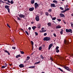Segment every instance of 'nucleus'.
<instances>
[{
	"label": "nucleus",
	"mask_w": 73,
	"mask_h": 73,
	"mask_svg": "<svg viewBox=\"0 0 73 73\" xmlns=\"http://www.w3.org/2000/svg\"><path fill=\"white\" fill-rule=\"evenodd\" d=\"M44 28L43 27H42L41 29V30L42 31L44 30Z\"/></svg>",
	"instance_id": "nucleus-58"
},
{
	"label": "nucleus",
	"mask_w": 73,
	"mask_h": 73,
	"mask_svg": "<svg viewBox=\"0 0 73 73\" xmlns=\"http://www.w3.org/2000/svg\"><path fill=\"white\" fill-rule=\"evenodd\" d=\"M66 31L67 33H69V32H70L71 33H72V32H73V31L71 29H66Z\"/></svg>",
	"instance_id": "nucleus-3"
},
{
	"label": "nucleus",
	"mask_w": 73,
	"mask_h": 73,
	"mask_svg": "<svg viewBox=\"0 0 73 73\" xmlns=\"http://www.w3.org/2000/svg\"><path fill=\"white\" fill-rule=\"evenodd\" d=\"M5 8L8 11V12L9 13L10 12V10L9 9V6L5 5Z\"/></svg>",
	"instance_id": "nucleus-5"
},
{
	"label": "nucleus",
	"mask_w": 73,
	"mask_h": 73,
	"mask_svg": "<svg viewBox=\"0 0 73 73\" xmlns=\"http://www.w3.org/2000/svg\"><path fill=\"white\" fill-rule=\"evenodd\" d=\"M20 30L22 31L23 32H24V30H23V29H20Z\"/></svg>",
	"instance_id": "nucleus-52"
},
{
	"label": "nucleus",
	"mask_w": 73,
	"mask_h": 73,
	"mask_svg": "<svg viewBox=\"0 0 73 73\" xmlns=\"http://www.w3.org/2000/svg\"><path fill=\"white\" fill-rule=\"evenodd\" d=\"M40 33H42V30L40 31Z\"/></svg>",
	"instance_id": "nucleus-55"
},
{
	"label": "nucleus",
	"mask_w": 73,
	"mask_h": 73,
	"mask_svg": "<svg viewBox=\"0 0 73 73\" xmlns=\"http://www.w3.org/2000/svg\"><path fill=\"white\" fill-rule=\"evenodd\" d=\"M50 59L51 61H53V59H52V58L51 57H50Z\"/></svg>",
	"instance_id": "nucleus-41"
},
{
	"label": "nucleus",
	"mask_w": 73,
	"mask_h": 73,
	"mask_svg": "<svg viewBox=\"0 0 73 73\" xmlns=\"http://www.w3.org/2000/svg\"><path fill=\"white\" fill-rule=\"evenodd\" d=\"M60 9H61V10H64V8L62 7H60L59 8Z\"/></svg>",
	"instance_id": "nucleus-30"
},
{
	"label": "nucleus",
	"mask_w": 73,
	"mask_h": 73,
	"mask_svg": "<svg viewBox=\"0 0 73 73\" xmlns=\"http://www.w3.org/2000/svg\"><path fill=\"white\" fill-rule=\"evenodd\" d=\"M19 67H20L21 68H24V64H21L19 66Z\"/></svg>",
	"instance_id": "nucleus-11"
},
{
	"label": "nucleus",
	"mask_w": 73,
	"mask_h": 73,
	"mask_svg": "<svg viewBox=\"0 0 73 73\" xmlns=\"http://www.w3.org/2000/svg\"><path fill=\"white\" fill-rule=\"evenodd\" d=\"M53 46V44H50L48 47V50H50V48H51V47Z\"/></svg>",
	"instance_id": "nucleus-12"
},
{
	"label": "nucleus",
	"mask_w": 73,
	"mask_h": 73,
	"mask_svg": "<svg viewBox=\"0 0 73 73\" xmlns=\"http://www.w3.org/2000/svg\"><path fill=\"white\" fill-rule=\"evenodd\" d=\"M8 52V51H7V50H5V52H6V53H7Z\"/></svg>",
	"instance_id": "nucleus-53"
},
{
	"label": "nucleus",
	"mask_w": 73,
	"mask_h": 73,
	"mask_svg": "<svg viewBox=\"0 0 73 73\" xmlns=\"http://www.w3.org/2000/svg\"><path fill=\"white\" fill-rule=\"evenodd\" d=\"M35 35H36V36H38V33H37L35 32Z\"/></svg>",
	"instance_id": "nucleus-44"
},
{
	"label": "nucleus",
	"mask_w": 73,
	"mask_h": 73,
	"mask_svg": "<svg viewBox=\"0 0 73 73\" xmlns=\"http://www.w3.org/2000/svg\"><path fill=\"white\" fill-rule=\"evenodd\" d=\"M56 50V52L57 53H58V52H60V50L58 49H57Z\"/></svg>",
	"instance_id": "nucleus-29"
},
{
	"label": "nucleus",
	"mask_w": 73,
	"mask_h": 73,
	"mask_svg": "<svg viewBox=\"0 0 73 73\" xmlns=\"http://www.w3.org/2000/svg\"><path fill=\"white\" fill-rule=\"evenodd\" d=\"M6 4H7L8 5V4H9V3H8V2H6Z\"/></svg>",
	"instance_id": "nucleus-61"
},
{
	"label": "nucleus",
	"mask_w": 73,
	"mask_h": 73,
	"mask_svg": "<svg viewBox=\"0 0 73 73\" xmlns=\"http://www.w3.org/2000/svg\"><path fill=\"white\" fill-rule=\"evenodd\" d=\"M55 19H56V17H53L52 18V20H55Z\"/></svg>",
	"instance_id": "nucleus-28"
},
{
	"label": "nucleus",
	"mask_w": 73,
	"mask_h": 73,
	"mask_svg": "<svg viewBox=\"0 0 73 73\" xmlns=\"http://www.w3.org/2000/svg\"><path fill=\"white\" fill-rule=\"evenodd\" d=\"M7 27H8L9 28H11V27H10V26L8 23L7 24Z\"/></svg>",
	"instance_id": "nucleus-42"
},
{
	"label": "nucleus",
	"mask_w": 73,
	"mask_h": 73,
	"mask_svg": "<svg viewBox=\"0 0 73 73\" xmlns=\"http://www.w3.org/2000/svg\"><path fill=\"white\" fill-rule=\"evenodd\" d=\"M46 30H42V33L43 32H46Z\"/></svg>",
	"instance_id": "nucleus-47"
},
{
	"label": "nucleus",
	"mask_w": 73,
	"mask_h": 73,
	"mask_svg": "<svg viewBox=\"0 0 73 73\" xmlns=\"http://www.w3.org/2000/svg\"><path fill=\"white\" fill-rule=\"evenodd\" d=\"M64 23L65 24H66V22L64 21Z\"/></svg>",
	"instance_id": "nucleus-60"
},
{
	"label": "nucleus",
	"mask_w": 73,
	"mask_h": 73,
	"mask_svg": "<svg viewBox=\"0 0 73 73\" xmlns=\"http://www.w3.org/2000/svg\"><path fill=\"white\" fill-rule=\"evenodd\" d=\"M66 10H64L63 11H62L61 12V13H65V12H66Z\"/></svg>",
	"instance_id": "nucleus-25"
},
{
	"label": "nucleus",
	"mask_w": 73,
	"mask_h": 73,
	"mask_svg": "<svg viewBox=\"0 0 73 73\" xmlns=\"http://www.w3.org/2000/svg\"><path fill=\"white\" fill-rule=\"evenodd\" d=\"M40 57L41 59H44V57H43V56L42 55H40Z\"/></svg>",
	"instance_id": "nucleus-24"
},
{
	"label": "nucleus",
	"mask_w": 73,
	"mask_h": 73,
	"mask_svg": "<svg viewBox=\"0 0 73 73\" xmlns=\"http://www.w3.org/2000/svg\"><path fill=\"white\" fill-rule=\"evenodd\" d=\"M62 67L64 68L65 69L67 70L68 71H69V72H70V70H71V69H69V68L68 66H62Z\"/></svg>",
	"instance_id": "nucleus-1"
},
{
	"label": "nucleus",
	"mask_w": 73,
	"mask_h": 73,
	"mask_svg": "<svg viewBox=\"0 0 73 73\" xmlns=\"http://www.w3.org/2000/svg\"><path fill=\"white\" fill-rule=\"evenodd\" d=\"M31 27H29V28H28V30H30V31H31Z\"/></svg>",
	"instance_id": "nucleus-51"
},
{
	"label": "nucleus",
	"mask_w": 73,
	"mask_h": 73,
	"mask_svg": "<svg viewBox=\"0 0 73 73\" xmlns=\"http://www.w3.org/2000/svg\"><path fill=\"white\" fill-rule=\"evenodd\" d=\"M57 68L58 69H59L60 70V71H61V72H64V71H63V70H62V69H61V68Z\"/></svg>",
	"instance_id": "nucleus-20"
},
{
	"label": "nucleus",
	"mask_w": 73,
	"mask_h": 73,
	"mask_svg": "<svg viewBox=\"0 0 73 73\" xmlns=\"http://www.w3.org/2000/svg\"><path fill=\"white\" fill-rule=\"evenodd\" d=\"M49 12H52V9H50L48 10Z\"/></svg>",
	"instance_id": "nucleus-43"
},
{
	"label": "nucleus",
	"mask_w": 73,
	"mask_h": 73,
	"mask_svg": "<svg viewBox=\"0 0 73 73\" xmlns=\"http://www.w3.org/2000/svg\"><path fill=\"white\" fill-rule=\"evenodd\" d=\"M37 27L36 26H33L32 27V29H33V30H35L36 28Z\"/></svg>",
	"instance_id": "nucleus-17"
},
{
	"label": "nucleus",
	"mask_w": 73,
	"mask_h": 73,
	"mask_svg": "<svg viewBox=\"0 0 73 73\" xmlns=\"http://www.w3.org/2000/svg\"><path fill=\"white\" fill-rule=\"evenodd\" d=\"M5 68V67L4 66H3L1 67L2 69H4V68Z\"/></svg>",
	"instance_id": "nucleus-31"
},
{
	"label": "nucleus",
	"mask_w": 73,
	"mask_h": 73,
	"mask_svg": "<svg viewBox=\"0 0 73 73\" xmlns=\"http://www.w3.org/2000/svg\"><path fill=\"white\" fill-rule=\"evenodd\" d=\"M41 73H45V72H42Z\"/></svg>",
	"instance_id": "nucleus-64"
},
{
	"label": "nucleus",
	"mask_w": 73,
	"mask_h": 73,
	"mask_svg": "<svg viewBox=\"0 0 73 73\" xmlns=\"http://www.w3.org/2000/svg\"><path fill=\"white\" fill-rule=\"evenodd\" d=\"M58 48H59V47L57 46L56 47V50H57L58 49Z\"/></svg>",
	"instance_id": "nucleus-48"
},
{
	"label": "nucleus",
	"mask_w": 73,
	"mask_h": 73,
	"mask_svg": "<svg viewBox=\"0 0 73 73\" xmlns=\"http://www.w3.org/2000/svg\"><path fill=\"white\" fill-rule=\"evenodd\" d=\"M66 7H67V8H68V5H66Z\"/></svg>",
	"instance_id": "nucleus-62"
},
{
	"label": "nucleus",
	"mask_w": 73,
	"mask_h": 73,
	"mask_svg": "<svg viewBox=\"0 0 73 73\" xmlns=\"http://www.w3.org/2000/svg\"><path fill=\"white\" fill-rule=\"evenodd\" d=\"M38 49L39 50H41V49H42V47H41V46L39 47Z\"/></svg>",
	"instance_id": "nucleus-27"
},
{
	"label": "nucleus",
	"mask_w": 73,
	"mask_h": 73,
	"mask_svg": "<svg viewBox=\"0 0 73 73\" xmlns=\"http://www.w3.org/2000/svg\"><path fill=\"white\" fill-rule=\"evenodd\" d=\"M0 3H4L5 2L3 1L2 0H0Z\"/></svg>",
	"instance_id": "nucleus-39"
},
{
	"label": "nucleus",
	"mask_w": 73,
	"mask_h": 73,
	"mask_svg": "<svg viewBox=\"0 0 73 73\" xmlns=\"http://www.w3.org/2000/svg\"><path fill=\"white\" fill-rule=\"evenodd\" d=\"M34 7H31L29 8V11H33V10H34Z\"/></svg>",
	"instance_id": "nucleus-10"
},
{
	"label": "nucleus",
	"mask_w": 73,
	"mask_h": 73,
	"mask_svg": "<svg viewBox=\"0 0 73 73\" xmlns=\"http://www.w3.org/2000/svg\"><path fill=\"white\" fill-rule=\"evenodd\" d=\"M7 2L9 3H10V1L8 0H7Z\"/></svg>",
	"instance_id": "nucleus-57"
},
{
	"label": "nucleus",
	"mask_w": 73,
	"mask_h": 73,
	"mask_svg": "<svg viewBox=\"0 0 73 73\" xmlns=\"http://www.w3.org/2000/svg\"><path fill=\"white\" fill-rule=\"evenodd\" d=\"M71 16H73V13L71 14Z\"/></svg>",
	"instance_id": "nucleus-63"
},
{
	"label": "nucleus",
	"mask_w": 73,
	"mask_h": 73,
	"mask_svg": "<svg viewBox=\"0 0 73 73\" xmlns=\"http://www.w3.org/2000/svg\"><path fill=\"white\" fill-rule=\"evenodd\" d=\"M30 58V57H29V56H27V59H26V61H28V60H29Z\"/></svg>",
	"instance_id": "nucleus-22"
},
{
	"label": "nucleus",
	"mask_w": 73,
	"mask_h": 73,
	"mask_svg": "<svg viewBox=\"0 0 73 73\" xmlns=\"http://www.w3.org/2000/svg\"><path fill=\"white\" fill-rule=\"evenodd\" d=\"M60 17H63V18L65 17V15H64L62 13L60 14Z\"/></svg>",
	"instance_id": "nucleus-9"
},
{
	"label": "nucleus",
	"mask_w": 73,
	"mask_h": 73,
	"mask_svg": "<svg viewBox=\"0 0 73 73\" xmlns=\"http://www.w3.org/2000/svg\"><path fill=\"white\" fill-rule=\"evenodd\" d=\"M17 19H18V20H21V18H20V17H17Z\"/></svg>",
	"instance_id": "nucleus-33"
},
{
	"label": "nucleus",
	"mask_w": 73,
	"mask_h": 73,
	"mask_svg": "<svg viewBox=\"0 0 73 73\" xmlns=\"http://www.w3.org/2000/svg\"><path fill=\"white\" fill-rule=\"evenodd\" d=\"M5 67H6L7 66H8V64H6V63H5Z\"/></svg>",
	"instance_id": "nucleus-35"
},
{
	"label": "nucleus",
	"mask_w": 73,
	"mask_h": 73,
	"mask_svg": "<svg viewBox=\"0 0 73 73\" xmlns=\"http://www.w3.org/2000/svg\"><path fill=\"white\" fill-rule=\"evenodd\" d=\"M47 25L49 27H51V23H48L47 24Z\"/></svg>",
	"instance_id": "nucleus-19"
},
{
	"label": "nucleus",
	"mask_w": 73,
	"mask_h": 73,
	"mask_svg": "<svg viewBox=\"0 0 73 73\" xmlns=\"http://www.w3.org/2000/svg\"><path fill=\"white\" fill-rule=\"evenodd\" d=\"M51 38L50 37H45L43 38L44 41H50Z\"/></svg>",
	"instance_id": "nucleus-2"
},
{
	"label": "nucleus",
	"mask_w": 73,
	"mask_h": 73,
	"mask_svg": "<svg viewBox=\"0 0 73 73\" xmlns=\"http://www.w3.org/2000/svg\"><path fill=\"white\" fill-rule=\"evenodd\" d=\"M50 5V7L51 8H55L56 7L54 3H51Z\"/></svg>",
	"instance_id": "nucleus-7"
},
{
	"label": "nucleus",
	"mask_w": 73,
	"mask_h": 73,
	"mask_svg": "<svg viewBox=\"0 0 73 73\" xmlns=\"http://www.w3.org/2000/svg\"><path fill=\"white\" fill-rule=\"evenodd\" d=\"M46 35H47V33H45L44 34V36H46Z\"/></svg>",
	"instance_id": "nucleus-45"
},
{
	"label": "nucleus",
	"mask_w": 73,
	"mask_h": 73,
	"mask_svg": "<svg viewBox=\"0 0 73 73\" xmlns=\"http://www.w3.org/2000/svg\"><path fill=\"white\" fill-rule=\"evenodd\" d=\"M31 3L32 4L35 3V0H31Z\"/></svg>",
	"instance_id": "nucleus-14"
},
{
	"label": "nucleus",
	"mask_w": 73,
	"mask_h": 73,
	"mask_svg": "<svg viewBox=\"0 0 73 73\" xmlns=\"http://www.w3.org/2000/svg\"><path fill=\"white\" fill-rule=\"evenodd\" d=\"M35 68V66H31L29 67V68Z\"/></svg>",
	"instance_id": "nucleus-18"
},
{
	"label": "nucleus",
	"mask_w": 73,
	"mask_h": 73,
	"mask_svg": "<svg viewBox=\"0 0 73 73\" xmlns=\"http://www.w3.org/2000/svg\"><path fill=\"white\" fill-rule=\"evenodd\" d=\"M71 26L73 28V24H71Z\"/></svg>",
	"instance_id": "nucleus-54"
},
{
	"label": "nucleus",
	"mask_w": 73,
	"mask_h": 73,
	"mask_svg": "<svg viewBox=\"0 0 73 73\" xmlns=\"http://www.w3.org/2000/svg\"><path fill=\"white\" fill-rule=\"evenodd\" d=\"M31 43L32 45H33V42L32 41H31Z\"/></svg>",
	"instance_id": "nucleus-38"
},
{
	"label": "nucleus",
	"mask_w": 73,
	"mask_h": 73,
	"mask_svg": "<svg viewBox=\"0 0 73 73\" xmlns=\"http://www.w3.org/2000/svg\"><path fill=\"white\" fill-rule=\"evenodd\" d=\"M53 2L54 3H55V4H57V1L54 0L53 1Z\"/></svg>",
	"instance_id": "nucleus-21"
},
{
	"label": "nucleus",
	"mask_w": 73,
	"mask_h": 73,
	"mask_svg": "<svg viewBox=\"0 0 73 73\" xmlns=\"http://www.w3.org/2000/svg\"><path fill=\"white\" fill-rule=\"evenodd\" d=\"M12 49H16V47H12Z\"/></svg>",
	"instance_id": "nucleus-49"
},
{
	"label": "nucleus",
	"mask_w": 73,
	"mask_h": 73,
	"mask_svg": "<svg viewBox=\"0 0 73 73\" xmlns=\"http://www.w3.org/2000/svg\"><path fill=\"white\" fill-rule=\"evenodd\" d=\"M61 28V27L59 25H58L56 27V29H59Z\"/></svg>",
	"instance_id": "nucleus-13"
},
{
	"label": "nucleus",
	"mask_w": 73,
	"mask_h": 73,
	"mask_svg": "<svg viewBox=\"0 0 73 73\" xmlns=\"http://www.w3.org/2000/svg\"><path fill=\"white\" fill-rule=\"evenodd\" d=\"M20 52H21V54H24V52L23 51H21Z\"/></svg>",
	"instance_id": "nucleus-34"
},
{
	"label": "nucleus",
	"mask_w": 73,
	"mask_h": 73,
	"mask_svg": "<svg viewBox=\"0 0 73 73\" xmlns=\"http://www.w3.org/2000/svg\"><path fill=\"white\" fill-rule=\"evenodd\" d=\"M61 31H60V33L61 35H62L63 33V32H64V30L63 29H61Z\"/></svg>",
	"instance_id": "nucleus-15"
},
{
	"label": "nucleus",
	"mask_w": 73,
	"mask_h": 73,
	"mask_svg": "<svg viewBox=\"0 0 73 73\" xmlns=\"http://www.w3.org/2000/svg\"><path fill=\"white\" fill-rule=\"evenodd\" d=\"M21 57V56L20 54H19L18 55H17L16 56V58H19V57Z\"/></svg>",
	"instance_id": "nucleus-16"
},
{
	"label": "nucleus",
	"mask_w": 73,
	"mask_h": 73,
	"mask_svg": "<svg viewBox=\"0 0 73 73\" xmlns=\"http://www.w3.org/2000/svg\"><path fill=\"white\" fill-rule=\"evenodd\" d=\"M35 20L36 21H39L40 20V18L38 15H36L35 17Z\"/></svg>",
	"instance_id": "nucleus-4"
},
{
	"label": "nucleus",
	"mask_w": 73,
	"mask_h": 73,
	"mask_svg": "<svg viewBox=\"0 0 73 73\" xmlns=\"http://www.w3.org/2000/svg\"><path fill=\"white\" fill-rule=\"evenodd\" d=\"M53 35L54 36V37H56V34L54 33Z\"/></svg>",
	"instance_id": "nucleus-50"
},
{
	"label": "nucleus",
	"mask_w": 73,
	"mask_h": 73,
	"mask_svg": "<svg viewBox=\"0 0 73 73\" xmlns=\"http://www.w3.org/2000/svg\"><path fill=\"white\" fill-rule=\"evenodd\" d=\"M19 16L21 18H24L25 17V15L23 14L19 15Z\"/></svg>",
	"instance_id": "nucleus-8"
},
{
	"label": "nucleus",
	"mask_w": 73,
	"mask_h": 73,
	"mask_svg": "<svg viewBox=\"0 0 73 73\" xmlns=\"http://www.w3.org/2000/svg\"><path fill=\"white\" fill-rule=\"evenodd\" d=\"M45 15H46V16H48L49 15V14H48V13L46 12L45 13Z\"/></svg>",
	"instance_id": "nucleus-37"
},
{
	"label": "nucleus",
	"mask_w": 73,
	"mask_h": 73,
	"mask_svg": "<svg viewBox=\"0 0 73 73\" xmlns=\"http://www.w3.org/2000/svg\"><path fill=\"white\" fill-rule=\"evenodd\" d=\"M40 27H41V25L40 24L38 25L37 26V28H38V29H40Z\"/></svg>",
	"instance_id": "nucleus-23"
},
{
	"label": "nucleus",
	"mask_w": 73,
	"mask_h": 73,
	"mask_svg": "<svg viewBox=\"0 0 73 73\" xmlns=\"http://www.w3.org/2000/svg\"><path fill=\"white\" fill-rule=\"evenodd\" d=\"M25 32L26 33L27 35L29 36V34H28V32L27 31H25Z\"/></svg>",
	"instance_id": "nucleus-32"
},
{
	"label": "nucleus",
	"mask_w": 73,
	"mask_h": 73,
	"mask_svg": "<svg viewBox=\"0 0 73 73\" xmlns=\"http://www.w3.org/2000/svg\"><path fill=\"white\" fill-rule=\"evenodd\" d=\"M7 53H8L9 55H10V53H9V52H7Z\"/></svg>",
	"instance_id": "nucleus-56"
},
{
	"label": "nucleus",
	"mask_w": 73,
	"mask_h": 73,
	"mask_svg": "<svg viewBox=\"0 0 73 73\" xmlns=\"http://www.w3.org/2000/svg\"><path fill=\"white\" fill-rule=\"evenodd\" d=\"M57 20L58 21H61V19H57Z\"/></svg>",
	"instance_id": "nucleus-46"
},
{
	"label": "nucleus",
	"mask_w": 73,
	"mask_h": 73,
	"mask_svg": "<svg viewBox=\"0 0 73 73\" xmlns=\"http://www.w3.org/2000/svg\"><path fill=\"white\" fill-rule=\"evenodd\" d=\"M69 10H70V9L69 8H67V9H66V11H69Z\"/></svg>",
	"instance_id": "nucleus-40"
},
{
	"label": "nucleus",
	"mask_w": 73,
	"mask_h": 73,
	"mask_svg": "<svg viewBox=\"0 0 73 73\" xmlns=\"http://www.w3.org/2000/svg\"><path fill=\"white\" fill-rule=\"evenodd\" d=\"M10 3L11 4H13V1L12 0L10 2Z\"/></svg>",
	"instance_id": "nucleus-36"
},
{
	"label": "nucleus",
	"mask_w": 73,
	"mask_h": 73,
	"mask_svg": "<svg viewBox=\"0 0 73 73\" xmlns=\"http://www.w3.org/2000/svg\"><path fill=\"white\" fill-rule=\"evenodd\" d=\"M40 63V61H39L35 63V65H37V64H38Z\"/></svg>",
	"instance_id": "nucleus-26"
},
{
	"label": "nucleus",
	"mask_w": 73,
	"mask_h": 73,
	"mask_svg": "<svg viewBox=\"0 0 73 73\" xmlns=\"http://www.w3.org/2000/svg\"><path fill=\"white\" fill-rule=\"evenodd\" d=\"M27 61L26 60H25L24 62V63H27Z\"/></svg>",
	"instance_id": "nucleus-59"
},
{
	"label": "nucleus",
	"mask_w": 73,
	"mask_h": 73,
	"mask_svg": "<svg viewBox=\"0 0 73 73\" xmlns=\"http://www.w3.org/2000/svg\"><path fill=\"white\" fill-rule=\"evenodd\" d=\"M34 5L35 6V9H36L38 7V4H37V3H35L34 4Z\"/></svg>",
	"instance_id": "nucleus-6"
}]
</instances>
